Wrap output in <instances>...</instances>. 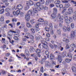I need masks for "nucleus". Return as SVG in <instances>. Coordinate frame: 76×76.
<instances>
[{"instance_id":"obj_1","label":"nucleus","mask_w":76,"mask_h":76,"mask_svg":"<svg viewBox=\"0 0 76 76\" xmlns=\"http://www.w3.org/2000/svg\"><path fill=\"white\" fill-rule=\"evenodd\" d=\"M35 15V13L31 10H29L27 12V14L25 16V18L26 20L27 21L29 20L30 19V16H34Z\"/></svg>"},{"instance_id":"obj_2","label":"nucleus","mask_w":76,"mask_h":76,"mask_svg":"<svg viewBox=\"0 0 76 76\" xmlns=\"http://www.w3.org/2000/svg\"><path fill=\"white\" fill-rule=\"evenodd\" d=\"M75 36H76V30H75L74 31H72L71 32V36L69 35L67 36V37L69 39L71 40L72 38H73Z\"/></svg>"},{"instance_id":"obj_3","label":"nucleus","mask_w":76,"mask_h":76,"mask_svg":"<svg viewBox=\"0 0 76 76\" xmlns=\"http://www.w3.org/2000/svg\"><path fill=\"white\" fill-rule=\"evenodd\" d=\"M39 10V11L41 10V9L39 6L37 7H36V8H34L33 9V12L34 13V14L37 13H38V10Z\"/></svg>"},{"instance_id":"obj_4","label":"nucleus","mask_w":76,"mask_h":76,"mask_svg":"<svg viewBox=\"0 0 76 76\" xmlns=\"http://www.w3.org/2000/svg\"><path fill=\"white\" fill-rule=\"evenodd\" d=\"M34 4V2L31 0H29V1H26V4H27V5L33 6Z\"/></svg>"},{"instance_id":"obj_5","label":"nucleus","mask_w":76,"mask_h":76,"mask_svg":"<svg viewBox=\"0 0 76 76\" xmlns=\"http://www.w3.org/2000/svg\"><path fill=\"white\" fill-rule=\"evenodd\" d=\"M50 34L51 35L54 34V31L53 30V24H50Z\"/></svg>"},{"instance_id":"obj_6","label":"nucleus","mask_w":76,"mask_h":76,"mask_svg":"<svg viewBox=\"0 0 76 76\" xmlns=\"http://www.w3.org/2000/svg\"><path fill=\"white\" fill-rule=\"evenodd\" d=\"M58 60L59 63H61V62L63 61V57L61 56H59L58 58Z\"/></svg>"},{"instance_id":"obj_7","label":"nucleus","mask_w":76,"mask_h":76,"mask_svg":"<svg viewBox=\"0 0 76 76\" xmlns=\"http://www.w3.org/2000/svg\"><path fill=\"white\" fill-rule=\"evenodd\" d=\"M64 19L65 23L68 24L70 23L69 19L68 18V17L67 16H66L65 17Z\"/></svg>"},{"instance_id":"obj_8","label":"nucleus","mask_w":76,"mask_h":76,"mask_svg":"<svg viewBox=\"0 0 76 76\" xmlns=\"http://www.w3.org/2000/svg\"><path fill=\"white\" fill-rule=\"evenodd\" d=\"M55 58V57L54 55L52 54V53H51L50 55V59L51 60H54Z\"/></svg>"},{"instance_id":"obj_9","label":"nucleus","mask_w":76,"mask_h":76,"mask_svg":"<svg viewBox=\"0 0 76 76\" xmlns=\"http://www.w3.org/2000/svg\"><path fill=\"white\" fill-rule=\"evenodd\" d=\"M54 3L56 4V5H59L61 3V1L60 0H57L55 1Z\"/></svg>"},{"instance_id":"obj_10","label":"nucleus","mask_w":76,"mask_h":76,"mask_svg":"<svg viewBox=\"0 0 76 76\" xmlns=\"http://www.w3.org/2000/svg\"><path fill=\"white\" fill-rule=\"evenodd\" d=\"M0 19L1 22L0 23L1 24L4 23V17H3V16H1L0 18Z\"/></svg>"},{"instance_id":"obj_11","label":"nucleus","mask_w":76,"mask_h":76,"mask_svg":"<svg viewBox=\"0 0 76 76\" xmlns=\"http://www.w3.org/2000/svg\"><path fill=\"white\" fill-rule=\"evenodd\" d=\"M17 8L19 9V10H21V9H23V6L20 4L18 5L17 6Z\"/></svg>"},{"instance_id":"obj_12","label":"nucleus","mask_w":76,"mask_h":76,"mask_svg":"<svg viewBox=\"0 0 76 76\" xmlns=\"http://www.w3.org/2000/svg\"><path fill=\"white\" fill-rule=\"evenodd\" d=\"M14 33V32L13 31L10 30V31L8 32V34L9 35V37H11L13 35V33Z\"/></svg>"},{"instance_id":"obj_13","label":"nucleus","mask_w":76,"mask_h":76,"mask_svg":"<svg viewBox=\"0 0 76 76\" xmlns=\"http://www.w3.org/2000/svg\"><path fill=\"white\" fill-rule=\"evenodd\" d=\"M44 58H43L42 59V61H39V62L41 63V64H43V63H42V61H43V62H44L45 61V60L47 59V57H46L45 56Z\"/></svg>"},{"instance_id":"obj_14","label":"nucleus","mask_w":76,"mask_h":76,"mask_svg":"<svg viewBox=\"0 0 76 76\" xmlns=\"http://www.w3.org/2000/svg\"><path fill=\"white\" fill-rule=\"evenodd\" d=\"M30 35H31V34L29 33H27L26 34L25 37L27 39H29Z\"/></svg>"},{"instance_id":"obj_15","label":"nucleus","mask_w":76,"mask_h":76,"mask_svg":"<svg viewBox=\"0 0 76 76\" xmlns=\"http://www.w3.org/2000/svg\"><path fill=\"white\" fill-rule=\"evenodd\" d=\"M7 38L9 39L10 42L11 43V44H12V45H14V42H15L13 40L11 41L10 38L9 37H7Z\"/></svg>"},{"instance_id":"obj_16","label":"nucleus","mask_w":76,"mask_h":76,"mask_svg":"<svg viewBox=\"0 0 76 76\" xmlns=\"http://www.w3.org/2000/svg\"><path fill=\"white\" fill-rule=\"evenodd\" d=\"M56 14H57L53 12V13L51 15V17L53 19H55V18H56Z\"/></svg>"},{"instance_id":"obj_17","label":"nucleus","mask_w":76,"mask_h":76,"mask_svg":"<svg viewBox=\"0 0 76 76\" xmlns=\"http://www.w3.org/2000/svg\"><path fill=\"white\" fill-rule=\"evenodd\" d=\"M61 73L63 75L66 74V70L65 69H63L61 70Z\"/></svg>"},{"instance_id":"obj_18","label":"nucleus","mask_w":76,"mask_h":76,"mask_svg":"<svg viewBox=\"0 0 76 76\" xmlns=\"http://www.w3.org/2000/svg\"><path fill=\"white\" fill-rule=\"evenodd\" d=\"M29 9V6L28 5H27L24 8V10L25 11H26V10H28Z\"/></svg>"},{"instance_id":"obj_19","label":"nucleus","mask_w":76,"mask_h":76,"mask_svg":"<svg viewBox=\"0 0 76 76\" xmlns=\"http://www.w3.org/2000/svg\"><path fill=\"white\" fill-rule=\"evenodd\" d=\"M26 26L27 28H32V25L29 23L27 22L26 23Z\"/></svg>"},{"instance_id":"obj_20","label":"nucleus","mask_w":76,"mask_h":76,"mask_svg":"<svg viewBox=\"0 0 76 76\" xmlns=\"http://www.w3.org/2000/svg\"><path fill=\"white\" fill-rule=\"evenodd\" d=\"M51 65V64L49 63V61H46L45 63V66L46 67H48V66H50Z\"/></svg>"},{"instance_id":"obj_21","label":"nucleus","mask_w":76,"mask_h":76,"mask_svg":"<svg viewBox=\"0 0 76 76\" xmlns=\"http://www.w3.org/2000/svg\"><path fill=\"white\" fill-rule=\"evenodd\" d=\"M65 61L67 63H70L71 61H72V59H70L69 58H66L65 59Z\"/></svg>"},{"instance_id":"obj_22","label":"nucleus","mask_w":76,"mask_h":76,"mask_svg":"<svg viewBox=\"0 0 76 76\" xmlns=\"http://www.w3.org/2000/svg\"><path fill=\"white\" fill-rule=\"evenodd\" d=\"M2 43H4L5 44H8V42H7V43H6L5 39L3 38L2 39Z\"/></svg>"},{"instance_id":"obj_23","label":"nucleus","mask_w":76,"mask_h":76,"mask_svg":"<svg viewBox=\"0 0 76 76\" xmlns=\"http://www.w3.org/2000/svg\"><path fill=\"white\" fill-rule=\"evenodd\" d=\"M65 6L66 8H68L70 6V4L69 3H66L65 4Z\"/></svg>"},{"instance_id":"obj_24","label":"nucleus","mask_w":76,"mask_h":76,"mask_svg":"<svg viewBox=\"0 0 76 76\" xmlns=\"http://www.w3.org/2000/svg\"><path fill=\"white\" fill-rule=\"evenodd\" d=\"M56 6L57 7H59V8H60V9H61V8H63V4H60V5H56Z\"/></svg>"},{"instance_id":"obj_25","label":"nucleus","mask_w":76,"mask_h":76,"mask_svg":"<svg viewBox=\"0 0 76 76\" xmlns=\"http://www.w3.org/2000/svg\"><path fill=\"white\" fill-rule=\"evenodd\" d=\"M63 41L64 42H66V43H68V42H70V41L69 39H66L65 38H63Z\"/></svg>"},{"instance_id":"obj_26","label":"nucleus","mask_w":76,"mask_h":76,"mask_svg":"<svg viewBox=\"0 0 76 76\" xmlns=\"http://www.w3.org/2000/svg\"><path fill=\"white\" fill-rule=\"evenodd\" d=\"M25 54L27 56H29V51L28 50H26L25 51Z\"/></svg>"},{"instance_id":"obj_27","label":"nucleus","mask_w":76,"mask_h":76,"mask_svg":"<svg viewBox=\"0 0 76 76\" xmlns=\"http://www.w3.org/2000/svg\"><path fill=\"white\" fill-rule=\"evenodd\" d=\"M68 20H69V21L70 23L73 22V19H72V18L71 17H69Z\"/></svg>"},{"instance_id":"obj_28","label":"nucleus","mask_w":76,"mask_h":76,"mask_svg":"<svg viewBox=\"0 0 76 76\" xmlns=\"http://www.w3.org/2000/svg\"><path fill=\"white\" fill-rule=\"evenodd\" d=\"M50 3H51L50 1L49 0H47L46 2L45 5L46 6H48V4H49Z\"/></svg>"},{"instance_id":"obj_29","label":"nucleus","mask_w":76,"mask_h":76,"mask_svg":"<svg viewBox=\"0 0 76 76\" xmlns=\"http://www.w3.org/2000/svg\"><path fill=\"white\" fill-rule=\"evenodd\" d=\"M57 19L58 20H60V19H61V15L60 14H58L57 17Z\"/></svg>"},{"instance_id":"obj_30","label":"nucleus","mask_w":76,"mask_h":76,"mask_svg":"<svg viewBox=\"0 0 76 76\" xmlns=\"http://www.w3.org/2000/svg\"><path fill=\"white\" fill-rule=\"evenodd\" d=\"M72 69L73 71V72L74 73H76V68L75 67L73 66L72 67Z\"/></svg>"},{"instance_id":"obj_31","label":"nucleus","mask_w":76,"mask_h":76,"mask_svg":"<svg viewBox=\"0 0 76 76\" xmlns=\"http://www.w3.org/2000/svg\"><path fill=\"white\" fill-rule=\"evenodd\" d=\"M14 33L15 34L16 33H18V34H19L20 33V31L18 29H16L15 31H13Z\"/></svg>"},{"instance_id":"obj_32","label":"nucleus","mask_w":76,"mask_h":76,"mask_svg":"<svg viewBox=\"0 0 76 76\" xmlns=\"http://www.w3.org/2000/svg\"><path fill=\"white\" fill-rule=\"evenodd\" d=\"M66 54H67V52L66 51H64L62 52V55L64 57L66 56Z\"/></svg>"},{"instance_id":"obj_33","label":"nucleus","mask_w":76,"mask_h":76,"mask_svg":"<svg viewBox=\"0 0 76 76\" xmlns=\"http://www.w3.org/2000/svg\"><path fill=\"white\" fill-rule=\"evenodd\" d=\"M58 21H59L60 23H63V22H64V20H63V19L62 18H61L60 20H58Z\"/></svg>"},{"instance_id":"obj_34","label":"nucleus","mask_w":76,"mask_h":76,"mask_svg":"<svg viewBox=\"0 0 76 76\" xmlns=\"http://www.w3.org/2000/svg\"><path fill=\"white\" fill-rule=\"evenodd\" d=\"M54 13H56L57 14V9L56 8H53V12Z\"/></svg>"},{"instance_id":"obj_35","label":"nucleus","mask_w":76,"mask_h":76,"mask_svg":"<svg viewBox=\"0 0 76 76\" xmlns=\"http://www.w3.org/2000/svg\"><path fill=\"white\" fill-rule=\"evenodd\" d=\"M62 29H63L64 32H66V31H67V27L66 26H64V27H63L62 28Z\"/></svg>"},{"instance_id":"obj_36","label":"nucleus","mask_w":76,"mask_h":76,"mask_svg":"<svg viewBox=\"0 0 76 76\" xmlns=\"http://www.w3.org/2000/svg\"><path fill=\"white\" fill-rule=\"evenodd\" d=\"M73 8H72L70 7V8H69L68 9V11H69V12H70L71 13H72L73 12Z\"/></svg>"},{"instance_id":"obj_37","label":"nucleus","mask_w":76,"mask_h":76,"mask_svg":"<svg viewBox=\"0 0 76 76\" xmlns=\"http://www.w3.org/2000/svg\"><path fill=\"white\" fill-rule=\"evenodd\" d=\"M20 10H17L16 12V13L17 16H18L20 14Z\"/></svg>"},{"instance_id":"obj_38","label":"nucleus","mask_w":76,"mask_h":76,"mask_svg":"<svg viewBox=\"0 0 76 76\" xmlns=\"http://www.w3.org/2000/svg\"><path fill=\"white\" fill-rule=\"evenodd\" d=\"M35 51V49L34 48L32 47H31V49L30 50V51L31 53H32V51Z\"/></svg>"},{"instance_id":"obj_39","label":"nucleus","mask_w":76,"mask_h":76,"mask_svg":"<svg viewBox=\"0 0 76 76\" xmlns=\"http://www.w3.org/2000/svg\"><path fill=\"white\" fill-rule=\"evenodd\" d=\"M50 26H49V28L47 26H46L45 28V29L46 30V31H47L48 32H49L50 31Z\"/></svg>"},{"instance_id":"obj_40","label":"nucleus","mask_w":76,"mask_h":76,"mask_svg":"<svg viewBox=\"0 0 76 76\" xmlns=\"http://www.w3.org/2000/svg\"><path fill=\"white\" fill-rule=\"evenodd\" d=\"M36 53H37V54H39V53H41V50L39 49H37L36 50Z\"/></svg>"},{"instance_id":"obj_41","label":"nucleus","mask_w":76,"mask_h":76,"mask_svg":"<svg viewBox=\"0 0 76 76\" xmlns=\"http://www.w3.org/2000/svg\"><path fill=\"white\" fill-rule=\"evenodd\" d=\"M68 56L69 57H70L72 59V56H73V54L72 53H68L67 54Z\"/></svg>"},{"instance_id":"obj_42","label":"nucleus","mask_w":76,"mask_h":76,"mask_svg":"<svg viewBox=\"0 0 76 76\" xmlns=\"http://www.w3.org/2000/svg\"><path fill=\"white\" fill-rule=\"evenodd\" d=\"M44 24L45 26L48 25V22L46 21H45L44 22Z\"/></svg>"},{"instance_id":"obj_43","label":"nucleus","mask_w":76,"mask_h":76,"mask_svg":"<svg viewBox=\"0 0 76 76\" xmlns=\"http://www.w3.org/2000/svg\"><path fill=\"white\" fill-rule=\"evenodd\" d=\"M46 55H47L48 58H49V52L48 51H46L45 52Z\"/></svg>"},{"instance_id":"obj_44","label":"nucleus","mask_w":76,"mask_h":76,"mask_svg":"<svg viewBox=\"0 0 76 76\" xmlns=\"http://www.w3.org/2000/svg\"><path fill=\"white\" fill-rule=\"evenodd\" d=\"M56 32L59 35H60L61 34V32L60 31V29H57V30Z\"/></svg>"},{"instance_id":"obj_45","label":"nucleus","mask_w":76,"mask_h":76,"mask_svg":"<svg viewBox=\"0 0 76 76\" xmlns=\"http://www.w3.org/2000/svg\"><path fill=\"white\" fill-rule=\"evenodd\" d=\"M71 48H76V45L74 44H72L71 45Z\"/></svg>"},{"instance_id":"obj_46","label":"nucleus","mask_w":76,"mask_h":76,"mask_svg":"<svg viewBox=\"0 0 76 76\" xmlns=\"http://www.w3.org/2000/svg\"><path fill=\"white\" fill-rule=\"evenodd\" d=\"M44 48L45 49H47L48 48V46L46 44H45L43 45V48Z\"/></svg>"},{"instance_id":"obj_47","label":"nucleus","mask_w":76,"mask_h":76,"mask_svg":"<svg viewBox=\"0 0 76 76\" xmlns=\"http://www.w3.org/2000/svg\"><path fill=\"white\" fill-rule=\"evenodd\" d=\"M20 17H23L24 15V13L23 12H21L20 13Z\"/></svg>"},{"instance_id":"obj_48","label":"nucleus","mask_w":76,"mask_h":76,"mask_svg":"<svg viewBox=\"0 0 76 76\" xmlns=\"http://www.w3.org/2000/svg\"><path fill=\"white\" fill-rule=\"evenodd\" d=\"M41 44L40 43L38 47H39V48H40V50H42V49H43V46H42V45L41 46Z\"/></svg>"},{"instance_id":"obj_49","label":"nucleus","mask_w":76,"mask_h":76,"mask_svg":"<svg viewBox=\"0 0 76 76\" xmlns=\"http://www.w3.org/2000/svg\"><path fill=\"white\" fill-rule=\"evenodd\" d=\"M38 22H44V20L42 18H39L38 20Z\"/></svg>"},{"instance_id":"obj_50","label":"nucleus","mask_w":76,"mask_h":76,"mask_svg":"<svg viewBox=\"0 0 76 76\" xmlns=\"http://www.w3.org/2000/svg\"><path fill=\"white\" fill-rule=\"evenodd\" d=\"M4 12V9H2L0 10V14H3Z\"/></svg>"},{"instance_id":"obj_51","label":"nucleus","mask_w":76,"mask_h":76,"mask_svg":"<svg viewBox=\"0 0 76 76\" xmlns=\"http://www.w3.org/2000/svg\"><path fill=\"white\" fill-rule=\"evenodd\" d=\"M1 48H2L3 50H4V48H6V46L5 45H3L1 47Z\"/></svg>"},{"instance_id":"obj_52","label":"nucleus","mask_w":76,"mask_h":76,"mask_svg":"<svg viewBox=\"0 0 76 76\" xmlns=\"http://www.w3.org/2000/svg\"><path fill=\"white\" fill-rule=\"evenodd\" d=\"M30 31H31L32 33L33 34H35V30H34V29L32 28H31L30 29Z\"/></svg>"},{"instance_id":"obj_53","label":"nucleus","mask_w":76,"mask_h":76,"mask_svg":"<svg viewBox=\"0 0 76 76\" xmlns=\"http://www.w3.org/2000/svg\"><path fill=\"white\" fill-rule=\"evenodd\" d=\"M28 28L26 27L24 28V32H27L28 31Z\"/></svg>"},{"instance_id":"obj_54","label":"nucleus","mask_w":76,"mask_h":76,"mask_svg":"<svg viewBox=\"0 0 76 76\" xmlns=\"http://www.w3.org/2000/svg\"><path fill=\"white\" fill-rule=\"evenodd\" d=\"M66 28L67 31H70V26H69V25L67 26Z\"/></svg>"},{"instance_id":"obj_55","label":"nucleus","mask_w":76,"mask_h":76,"mask_svg":"<svg viewBox=\"0 0 76 76\" xmlns=\"http://www.w3.org/2000/svg\"><path fill=\"white\" fill-rule=\"evenodd\" d=\"M35 39H36V40L37 41H38L39 39H40V37L39 36L36 37Z\"/></svg>"},{"instance_id":"obj_56","label":"nucleus","mask_w":76,"mask_h":76,"mask_svg":"<svg viewBox=\"0 0 76 76\" xmlns=\"http://www.w3.org/2000/svg\"><path fill=\"white\" fill-rule=\"evenodd\" d=\"M71 14H72V13L69 12H66L65 13V15H71Z\"/></svg>"},{"instance_id":"obj_57","label":"nucleus","mask_w":76,"mask_h":76,"mask_svg":"<svg viewBox=\"0 0 76 76\" xmlns=\"http://www.w3.org/2000/svg\"><path fill=\"white\" fill-rule=\"evenodd\" d=\"M65 48L66 49H69V48H70V46L68 44L66 45Z\"/></svg>"},{"instance_id":"obj_58","label":"nucleus","mask_w":76,"mask_h":76,"mask_svg":"<svg viewBox=\"0 0 76 76\" xmlns=\"http://www.w3.org/2000/svg\"><path fill=\"white\" fill-rule=\"evenodd\" d=\"M74 26H75V25H74V23H72L71 25V28H74Z\"/></svg>"},{"instance_id":"obj_59","label":"nucleus","mask_w":76,"mask_h":76,"mask_svg":"<svg viewBox=\"0 0 76 76\" xmlns=\"http://www.w3.org/2000/svg\"><path fill=\"white\" fill-rule=\"evenodd\" d=\"M40 71L42 73H44V68L43 67V66H42L40 68Z\"/></svg>"},{"instance_id":"obj_60","label":"nucleus","mask_w":76,"mask_h":76,"mask_svg":"<svg viewBox=\"0 0 76 76\" xmlns=\"http://www.w3.org/2000/svg\"><path fill=\"white\" fill-rule=\"evenodd\" d=\"M40 3H41V4H43L44 3V0H41L40 1Z\"/></svg>"},{"instance_id":"obj_61","label":"nucleus","mask_w":76,"mask_h":76,"mask_svg":"<svg viewBox=\"0 0 76 76\" xmlns=\"http://www.w3.org/2000/svg\"><path fill=\"white\" fill-rule=\"evenodd\" d=\"M10 10L9 8H6L5 9L6 12H10Z\"/></svg>"},{"instance_id":"obj_62","label":"nucleus","mask_w":76,"mask_h":76,"mask_svg":"<svg viewBox=\"0 0 76 76\" xmlns=\"http://www.w3.org/2000/svg\"><path fill=\"white\" fill-rule=\"evenodd\" d=\"M35 31L37 32H38V31H39V28L38 27H36L35 28Z\"/></svg>"},{"instance_id":"obj_63","label":"nucleus","mask_w":76,"mask_h":76,"mask_svg":"<svg viewBox=\"0 0 76 76\" xmlns=\"http://www.w3.org/2000/svg\"><path fill=\"white\" fill-rule=\"evenodd\" d=\"M5 15L6 16H10V13L9 12L5 13Z\"/></svg>"},{"instance_id":"obj_64","label":"nucleus","mask_w":76,"mask_h":76,"mask_svg":"<svg viewBox=\"0 0 76 76\" xmlns=\"http://www.w3.org/2000/svg\"><path fill=\"white\" fill-rule=\"evenodd\" d=\"M73 60L76 61V55H75L73 56Z\"/></svg>"}]
</instances>
